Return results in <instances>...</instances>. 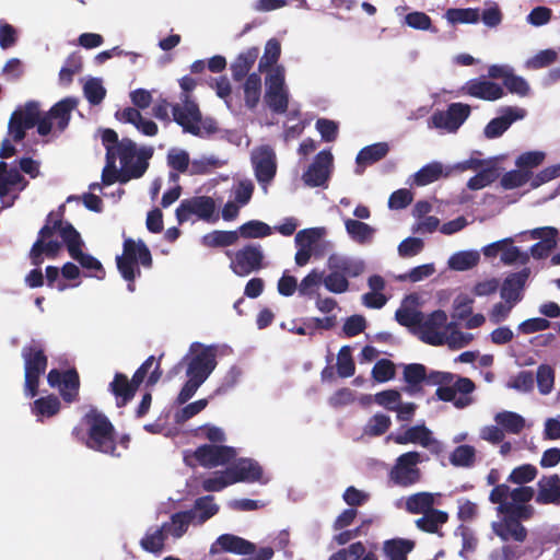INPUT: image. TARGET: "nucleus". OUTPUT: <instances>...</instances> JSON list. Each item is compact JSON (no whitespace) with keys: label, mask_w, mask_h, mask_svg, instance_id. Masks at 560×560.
<instances>
[{"label":"nucleus","mask_w":560,"mask_h":560,"mask_svg":"<svg viewBox=\"0 0 560 560\" xmlns=\"http://www.w3.org/2000/svg\"><path fill=\"white\" fill-rule=\"evenodd\" d=\"M102 143L114 152L115 160H119L120 167L130 171L131 179L141 178L149 168V161L153 156L152 147L138 148L130 138L119 140L118 133L110 128L102 130Z\"/></svg>","instance_id":"1"},{"label":"nucleus","mask_w":560,"mask_h":560,"mask_svg":"<svg viewBox=\"0 0 560 560\" xmlns=\"http://www.w3.org/2000/svg\"><path fill=\"white\" fill-rule=\"evenodd\" d=\"M82 422L88 427V435L82 438L84 444L93 451L113 455L116 451V434L110 420L92 406L82 417Z\"/></svg>","instance_id":"2"},{"label":"nucleus","mask_w":560,"mask_h":560,"mask_svg":"<svg viewBox=\"0 0 560 560\" xmlns=\"http://www.w3.org/2000/svg\"><path fill=\"white\" fill-rule=\"evenodd\" d=\"M117 269L121 277L128 281V290L135 291V280L141 276L139 265L151 268L153 259L151 252L142 240L137 242L130 237L122 244V254L116 257Z\"/></svg>","instance_id":"3"},{"label":"nucleus","mask_w":560,"mask_h":560,"mask_svg":"<svg viewBox=\"0 0 560 560\" xmlns=\"http://www.w3.org/2000/svg\"><path fill=\"white\" fill-rule=\"evenodd\" d=\"M63 209L65 207L61 206L58 213L51 211L46 217L45 224L38 232V238L30 250V258L33 265L39 266L43 262L44 254L49 258H55L58 255L61 243L50 238L57 232L62 238V231L67 225H72L70 222L63 221Z\"/></svg>","instance_id":"4"},{"label":"nucleus","mask_w":560,"mask_h":560,"mask_svg":"<svg viewBox=\"0 0 560 560\" xmlns=\"http://www.w3.org/2000/svg\"><path fill=\"white\" fill-rule=\"evenodd\" d=\"M445 327L450 331V340L458 343L459 347L466 346L470 340V335H465L458 330L455 322L447 323V315L443 310L433 311L420 324L421 340L431 346H442L445 341V334L440 329Z\"/></svg>","instance_id":"5"},{"label":"nucleus","mask_w":560,"mask_h":560,"mask_svg":"<svg viewBox=\"0 0 560 560\" xmlns=\"http://www.w3.org/2000/svg\"><path fill=\"white\" fill-rule=\"evenodd\" d=\"M24 361V392L26 396L35 397L38 394L39 378L48 365V358L40 342L32 340L21 351Z\"/></svg>","instance_id":"6"},{"label":"nucleus","mask_w":560,"mask_h":560,"mask_svg":"<svg viewBox=\"0 0 560 560\" xmlns=\"http://www.w3.org/2000/svg\"><path fill=\"white\" fill-rule=\"evenodd\" d=\"M155 361L154 355H150L133 373L131 380L124 373L117 372L109 384L110 393L116 397V406H126L136 395L139 386L144 382L149 370Z\"/></svg>","instance_id":"7"},{"label":"nucleus","mask_w":560,"mask_h":560,"mask_svg":"<svg viewBox=\"0 0 560 560\" xmlns=\"http://www.w3.org/2000/svg\"><path fill=\"white\" fill-rule=\"evenodd\" d=\"M62 232V241L67 246L70 257L86 270L85 276L103 280L106 276V271L102 262L94 256L82 252L84 243L74 226L67 225Z\"/></svg>","instance_id":"8"},{"label":"nucleus","mask_w":560,"mask_h":560,"mask_svg":"<svg viewBox=\"0 0 560 560\" xmlns=\"http://www.w3.org/2000/svg\"><path fill=\"white\" fill-rule=\"evenodd\" d=\"M217 205L212 197L195 196L183 199L175 211L179 224L187 222L192 215L206 222H217L219 214L215 213Z\"/></svg>","instance_id":"9"},{"label":"nucleus","mask_w":560,"mask_h":560,"mask_svg":"<svg viewBox=\"0 0 560 560\" xmlns=\"http://www.w3.org/2000/svg\"><path fill=\"white\" fill-rule=\"evenodd\" d=\"M419 463H421V455L418 452L411 451L401 454L388 474L389 480L401 488L416 485L421 479Z\"/></svg>","instance_id":"10"},{"label":"nucleus","mask_w":560,"mask_h":560,"mask_svg":"<svg viewBox=\"0 0 560 560\" xmlns=\"http://www.w3.org/2000/svg\"><path fill=\"white\" fill-rule=\"evenodd\" d=\"M197 348L200 351L191 358L188 357L186 374L187 377L203 384L217 366V348L213 346H202L199 342L190 346L192 352H196Z\"/></svg>","instance_id":"11"},{"label":"nucleus","mask_w":560,"mask_h":560,"mask_svg":"<svg viewBox=\"0 0 560 560\" xmlns=\"http://www.w3.org/2000/svg\"><path fill=\"white\" fill-rule=\"evenodd\" d=\"M225 254L231 258V270L240 277L248 276L262 267L264 254L259 245L249 244L234 254L230 250Z\"/></svg>","instance_id":"12"},{"label":"nucleus","mask_w":560,"mask_h":560,"mask_svg":"<svg viewBox=\"0 0 560 560\" xmlns=\"http://www.w3.org/2000/svg\"><path fill=\"white\" fill-rule=\"evenodd\" d=\"M38 120V103L30 101L24 108L14 110L10 117L8 125V133L13 142H21L28 129L36 126Z\"/></svg>","instance_id":"13"},{"label":"nucleus","mask_w":560,"mask_h":560,"mask_svg":"<svg viewBox=\"0 0 560 560\" xmlns=\"http://www.w3.org/2000/svg\"><path fill=\"white\" fill-rule=\"evenodd\" d=\"M182 104L173 106L174 120L183 128L185 132L194 136L201 135L200 124L202 122L201 112L198 104L191 98V95L180 97Z\"/></svg>","instance_id":"14"},{"label":"nucleus","mask_w":560,"mask_h":560,"mask_svg":"<svg viewBox=\"0 0 560 560\" xmlns=\"http://www.w3.org/2000/svg\"><path fill=\"white\" fill-rule=\"evenodd\" d=\"M47 382L50 387H58L60 396L67 404L78 401L80 376L74 368L66 371L50 370L47 374Z\"/></svg>","instance_id":"15"},{"label":"nucleus","mask_w":560,"mask_h":560,"mask_svg":"<svg viewBox=\"0 0 560 560\" xmlns=\"http://www.w3.org/2000/svg\"><path fill=\"white\" fill-rule=\"evenodd\" d=\"M266 85V104L273 113L284 114L289 106V94L284 88V75L280 68L267 75Z\"/></svg>","instance_id":"16"},{"label":"nucleus","mask_w":560,"mask_h":560,"mask_svg":"<svg viewBox=\"0 0 560 560\" xmlns=\"http://www.w3.org/2000/svg\"><path fill=\"white\" fill-rule=\"evenodd\" d=\"M332 161L334 156L329 150L318 152L312 164L302 175L304 184L308 187H327Z\"/></svg>","instance_id":"17"},{"label":"nucleus","mask_w":560,"mask_h":560,"mask_svg":"<svg viewBox=\"0 0 560 560\" xmlns=\"http://www.w3.org/2000/svg\"><path fill=\"white\" fill-rule=\"evenodd\" d=\"M198 464L206 468H213L230 464L236 457V451L232 446L202 444L194 452Z\"/></svg>","instance_id":"18"},{"label":"nucleus","mask_w":560,"mask_h":560,"mask_svg":"<svg viewBox=\"0 0 560 560\" xmlns=\"http://www.w3.org/2000/svg\"><path fill=\"white\" fill-rule=\"evenodd\" d=\"M252 164L257 182L266 190L277 173V162L273 150L268 145L260 147L253 153Z\"/></svg>","instance_id":"19"},{"label":"nucleus","mask_w":560,"mask_h":560,"mask_svg":"<svg viewBox=\"0 0 560 560\" xmlns=\"http://www.w3.org/2000/svg\"><path fill=\"white\" fill-rule=\"evenodd\" d=\"M470 115V106L463 103H452L446 110L435 112L431 122L435 128L455 132Z\"/></svg>","instance_id":"20"},{"label":"nucleus","mask_w":560,"mask_h":560,"mask_svg":"<svg viewBox=\"0 0 560 560\" xmlns=\"http://www.w3.org/2000/svg\"><path fill=\"white\" fill-rule=\"evenodd\" d=\"M394 441L400 445L408 443L420 444L435 455H440L444 450L443 444L432 436L431 430L424 424L407 429L402 434L396 435Z\"/></svg>","instance_id":"21"},{"label":"nucleus","mask_w":560,"mask_h":560,"mask_svg":"<svg viewBox=\"0 0 560 560\" xmlns=\"http://www.w3.org/2000/svg\"><path fill=\"white\" fill-rule=\"evenodd\" d=\"M221 551L240 556H248L256 551V545L233 534H222L210 546L209 553L214 556Z\"/></svg>","instance_id":"22"},{"label":"nucleus","mask_w":560,"mask_h":560,"mask_svg":"<svg viewBox=\"0 0 560 560\" xmlns=\"http://www.w3.org/2000/svg\"><path fill=\"white\" fill-rule=\"evenodd\" d=\"M526 116V110L521 107L506 106L502 109V115L491 119L483 129L487 139L501 137L511 125Z\"/></svg>","instance_id":"23"},{"label":"nucleus","mask_w":560,"mask_h":560,"mask_svg":"<svg viewBox=\"0 0 560 560\" xmlns=\"http://www.w3.org/2000/svg\"><path fill=\"white\" fill-rule=\"evenodd\" d=\"M530 269L525 267L517 272L510 273L503 281L500 295L502 300L516 305L523 299V291L529 278Z\"/></svg>","instance_id":"24"},{"label":"nucleus","mask_w":560,"mask_h":560,"mask_svg":"<svg viewBox=\"0 0 560 560\" xmlns=\"http://www.w3.org/2000/svg\"><path fill=\"white\" fill-rule=\"evenodd\" d=\"M233 483L237 482H260L264 470L258 462L252 458H240L229 467Z\"/></svg>","instance_id":"25"},{"label":"nucleus","mask_w":560,"mask_h":560,"mask_svg":"<svg viewBox=\"0 0 560 560\" xmlns=\"http://www.w3.org/2000/svg\"><path fill=\"white\" fill-rule=\"evenodd\" d=\"M535 502L541 505L560 504V476L544 475L537 482Z\"/></svg>","instance_id":"26"},{"label":"nucleus","mask_w":560,"mask_h":560,"mask_svg":"<svg viewBox=\"0 0 560 560\" xmlns=\"http://www.w3.org/2000/svg\"><path fill=\"white\" fill-rule=\"evenodd\" d=\"M492 528L494 534L502 541H509L512 539L517 542H524L528 535L526 527L522 523H518L506 515H503L501 522L494 523Z\"/></svg>","instance_id":"27"},{"label":"nucleus","mask_w":560,"mask_h":560,"mask_svg":"<svg viewBox=\"0 0 560 560\" xmlns=\"http://www.w3.org/2000/svg\"><path fill=\"white\" fill-rule=\"evenodd\" d=\"M467 94L485 101H497L505 95L504 89L489 80L474 79L467 82Z\"/></svg>","instance_id":"28"},{"label":"nucleus","mask_w":560,"mask_h":560,"mask_svg":"<svg viewBox=\"0 0 560 560\" xmlns=\"http://www.w3.org/2000/svg\"><path fill=\"white\" fill-rule=\"evenodd\" d=\"M106 149L105 154V166L102 171V184L105 186L113 185L116 182L120 184H127L131 180V174L129 170L117 168L114 152L109 148Z\"/></svg>","instance_id":"29"},{"label":"nucleus","mask_w":560,"mask_h":560,"mask_svg":"<svg viewBox=\"0 0 560 560\" xmlns=\"http://www.w3.org/2000/svg\"><path fill=\"white\" fill-rule=\"evenodd\" d=\"M327 266L329 270H336L337 272L345 275L347 279L348 277H359L365 268V265L362 260L335 254L328 257Z\"/></svg>","instance_id":"30"},{"label":"nucleus","mask_w":560,"mask_h":560,"mask_svg":"<svg viewBox=\"0 0 560 560\" xmlns=\"http://www.w3.org/2000/svg\"><path fill=\"white\" fill-rule=\"evenodd\" d=\"M259 56L258 47H250L245 51H242L237 55L235 60L231 63V72L234 81L240 82L243 79L247 78Z\"/></svg>","instance_id":"31"},{"label":"nucleus","mask_w":560,"mask_h":560,"mask_svg":"<svg viewBox=\"0 0 560 560\" xmlns=\"http://www.w3.org/2000/svg\"><path fill=\"white\" fill-rule=\"evenodd\" d=\"M28 182L16 168H9L4 161H0V198L9 195L12 187L19 186V191L26 188Z\"/></svg>","instance_id":"32"},{"label":"nucleus","mask_w":560,"mask_h":560,"mask_svg":"<svg viewBox=\"0 0 560 560\" xmlns=\"http://www.w3.org/2000/svg\"><path fill=\"white\" fill-rule=\"evenodd\" d=\"M197 513L195 510L176 512L171 516V523H165L163 529L174 538H180L186 534L190 524L196 523Z\"/></svg>","instance_id":"33"},{"label":"nucleus","mask_w":560,"mask_h":560,"mask_svg":"<svg viewBox=\"0 0 560 560\" xmlns=\"http://www.w3.org/2000/svg\"><path fill=\"white\" fill-rule=\"evenodd\" d=\"M78 106V100L75 97H66L57 102L47 112L52 120L57 122V129L62 132L69 125L71 119V113Z\"/></svg>","instance_id":"34"},{"label":"nucleus","mask_w":560,"mask_h":560,"mask_svg":"<svg viewBox=\"0 0 560 560\" xmlns=\"http://www.w3.org/2000/svg\"><path fill=\"white\" fill-rule=\"evenodd\" d=\"M415 547V542L409 539L394 538L384 542V555L388 560H407V556Z\"/></svg>","instance_id":"35"},{"label":"nucleus","mask_w":560,"mask_h":560,"mask_svg":"<svg viewBox=\"0 0 560 560\" xmlns=\"http://www.w3.org/2000/svg\"><path fill=\"white\" fill-rule=\"evenodd\" d=\"M389 151L386 142H377L361 149L357 155L355 162L359 166L374 164L384 159Z\"/></svg>","instance_id":"36"},{"label":"nucleus","mask_w":560,"mask_h":560,"mask_svg":"<svg viewBox=\"0 0 560 560\" xmlns=\"http://www.w3.org/2000/svg\"><path fill=\"white\" fill-rule=\"evenodd\" d=\"M238 241L237 231L215 230L205 234L201 237V244L209 248L228 247L234 245Z\"/></svg>","instance_id":"37"},{"label":"nucleus","mask_w":560,"mask_h":560,"mask_svg":"<svg viewBox=\"0 0 560 560\" xmlns=\"http://www.w3.org/2000/svg\"><path fill=\"white\" fill-rule=\"evenodd\" d=\"M345 228L351 240L359 244L370 243L375 233L374 228L354 219H347L345 221Z\"/></svg>","instance_id":"38"},{"label":"nucleus","mask_w":560,"mask_h":560,"mask_svg":"<svg viewBox=\"0 0 560 560\" xmlns=\"http://www.w3.org/2000/svg\"><path fill=\"white\" fill-rule=\"evenodd\" d=\"M244 102L248 109H255L260 101L261 95V78L258 73L253 72L247 75L244 84Z\"/></svg>","instance_id":"39"},{"label":"nucleus","mask_w":560,"mask_h":560,"mask_svg":"<svg viewBox=\"0 0 560 560\" xmlns=\"http://www.w3.org/2000/svg\"><path fill=\"white\" fill-rule=\"evenodd\" d=\"M448 520V514L441 510L431 509L416 521L419 529L425 533H438L439 528Z\"/></svg>","instance_id":"40"},{"label":"nucleus","mask_w":560,"mask_h":560,"mask_svg":"<svg viewBox=\"0 0 560 560\" xmlns=\"http://www.w3.org/2000/svg\"><path fill=\"white\" fill-rule=\"evenodd\" d=\"M82 69L83 61L81 55L77 51L71 52L59 71V83L63 86L70 85L73 77L80 73Z\"/></svg>","instance_id":"41"},{"label":"nucleus","mask_w":560,"mask_h":560,"mask_svg":"<svg viewBox=\"0 0 560 560\" xmlns=\"http://www.w3.org/2000/svg\"><path fill=\"white\" fill-rule=\"evenodd\" d=\"M450 172H443V165L440 162H431L421 167L413 176V183L417 186H427L439 180L442 176H448Z\"/></svg>","instance_id":"42"},{"label":"nucleus","mask_w":560,"mask_h":560,"mask_svg":"<svg viewBox=\"0 0 560 560\" xmlns=\"http://www.w3.org/2000/svg\"><path fill=\"white\" fill-rule=\"evenodd\" d=\"M494 421L504 432L520 434L525 428V419L513 411H501L494 417Z\"/></svg>","instance_id":"43"},{"label":"nucleus","mask_w":560,"mask_h":560,"mask_svg":"<svg viewBox=\"0 0 560 560\" xmlns=\"http://www.w3.org/2000/svg\"><path fill=\"white\" fill-rule=\"evenodd\" d=\"M434 498L429 492H418L411 494L406 500V510L411 514H424L433 509Z\"/></svg>","instance_id":"44"},{"label":"nucleus","mask_w":560,"mask_h":560,"mask_svg":"<svg viewBox=\"0 0 560 560\" xmlns=\"http://www.w3.org/2000/svg\"><path fill=\"white\" fill-rule=\"evenodd\" d=\"M60 410V400L55 395L40 397L33 402L32 411L37 417H54Z\"/></svg>","instance_id":"45"},{"label":"nucleus","mask_w":560,"mask_h":560,"mask_svg":"<svg viewBox=\"0 0 560 560\" xmlns=\"http://www.w3.org/2000/svg\"><path fill=\"white\" fill-rule=\"evenodd\" d=\"M197 513L196 524H203L219 512V506L214 503L212 495H205L196 499L194 509Z\"/></svg>","instance_id":"46"},{"label":"nucleus","mask_w":560,"mask_h":560,"mask_svg":"<svg viewBox=\"0 0 560 560\" xmlns=\"http://www.w3.org/2000/svg\"><path fill=\"white\" fill-rule=\"evenodd\" d=\"M451 24H474L480 20V12L477 8L448 9L445 13Z\"/></svg>","instance_id":"47"},{"label":"nucleus","mask_w":560,"mask_h":560,"mask_svg":"<svg viewBox=\"0 0 560 560\" xmlns=\"http://www.w3.org/2000/svg\"><path fill=\"white\" fill-rule=\"evenodd\" d=\"M238 237L242 236L244 238H260L266 237L271 234V228L258 220H250L244 224H242L238 230Z\"/></svg>","instance_id":"48"},{"label":"nucleus","mask_w":560,"mask_h":560,"mask_svg":"<svg viewBox=\"0 0 560 560\" xmlns=\"http://www.w3.org/2000/svg\"><path fill=\"white\" fill-rule=\"evenodd\" d=\"M476 460L474 446L464 444L455 447L450 456V462L455 467H471Z\"/></svg>","instance_id":"49"},{"label":"nucleus","mask_w":560,"mask_h":560,"mask_svg":"<svg viewBox=\"0 0 560 560\" xmlns=\"http://www.w3.org/2000/svg\"><path fill=\"white\" fill-rule=\"evenodd\" d=\"M281 55V45L280 42L276 38H271L266 43L265 51L262 57L259 60L258 69L259 71H266L270 69L273 65H276Z\"/></svg>","instance_id":"50"},{"label":"nucleus","mask_w":560,"mask_h":560,"mask_svg":"<svg viewBox=\"0 0 560 560\" xmlns=\"http://www.w3.org/2000/svg\"><path fill=\"white\" fill-rule=\"evenodd\" d=\"M538 469L532 464H523L515 467L509 475L506 481L520 486H525L536 479Z\"/></svg>","instance_id":"51"},{"label":"nucleus","mask_w":560,"mask_h":560,"mask_svg":"<svg viewBox=\"0 0 560 560\" xmlns=\"http://www.w3.org/2000/svg\"><path fill=\"white\" fill-rule=\"evenodd\" d=\"M234 485L229 468L223 471H215L211 477L206 478L201 486L207 492H219L228 486Z\"/></svg>","instance_id":"52"},{"label":"nucleus","mask_w":560,"mask_h":560,"mask_svg":"<svg viewBox=\"0 0 560 560\" xmlns=\"http://www.w3.org/2000/svg\"><path fill=\"white\" fill-rule=\"evenodd\" d=\"M479 258L477 252H459L451 256L448 266L453 270L464 271L475 267Z\"/></svg>","instance_id":"53"},{"label":"nucleus","mask_w":560,"mask_h":560,"mask_svg":"<svg viewBox=\"0 0 560 560\" xmlns=\"http://www.w3.org/2000/svg\"><path fill=\"white\" fill-rule=\"evenodd\" d=\"M436 397L446 402H453L454 406L458 409H463L467 406H469L472 402V398L468 396H459L456 397V389L453 386L450 385H442L438 387L435 392Z\"/></svg>","instance_id":"54"},{"label":"nucleus","mask_w":560,"mask_h":560,"mask_svg":"<svg viewBox=\"0 0 560 560\" xmlns=\"http://www.w3.org/2000/svg\"><path fill=\"white\" fill-rule=\"evenodd\" d=\"M427 368L421 363H410L404 368V381L410 386L411 390L419 389L423 380H425Z\"/></svg>","instance_id":"55"},{"label":"nucleus","mask_w":560,"mask_h":560,"mask_svg":"<svg viewBox=\"0 0 560 560\" xmlns=\"http://www.w3.org/2000/svg\"><path fill=\"white\" fill-rule=\"evenodd\" d=\"M83 92L91 105L101 104L106 96V90L97 78L89 79L83 86Z\"/></svg>","instance_id":"56"},{"label":"nucleus","mask_w":560,"mask_h":560,"mask_svg":"<svg viewBox=\"0 0 560 560\" xmlns=\"http://www.w3.org/2000/svg\"><path fill=\"white\" fill-rule=\"evenodd\" d=\"M337 372L342 378L350 377L355 372V364L349 346H343L337 357Z\"/></svg>","instance_id":"57"},{"label":"nucleus","mask_w":560,"mask_h":560,"mask_svg":"<svg viewBox=\"0 0 560 560\" xmlns=\"http://www.w3.org/2000/svg\"><path fill=\"white\" fill-rule=\"evenodd\" d=\"M323 283L325 288L332 293L340 294L349 290L348 279L345 275H341L336 270H330L326 277L323 276Z\"/></svg>","instance_id":"58"},{"label":"nucleus","mask_w":560,"mask_h":560,"mask_svg":"<svg viewBox=\"0 0 560 560\" xmlns=\"http://www.w3.org/2000/svg\"><path fill=\"white\" fill-rule=\"evenodd\" d=\"M395 364L388 359L378 360L372 369V377L377 383H385L395 377Z\"/></svg>","instance_id":"59"},{"label":"nucleus","mask_w":560,"mask_h":560,"mask_svg":"<svg viewBox=\"0 0 560 560\" xmlns=\"http://www.w3.org/2000/svg\"><path fill=\"white\" fill-rule=\"evenodd\" d=\"M497 177L498 174L494 167L483 168L469 178L467 187L470 190H479L492 184Z\"/></svg>","instance_id":"60"},{"label":"nucleus","mask_w":560,"mask_h":560,"mask_svg":"<svg viewBox=\"0 0 560 560\" xmlns=\"http://www.w3.org/2000/svg\"><path fill=\"white\" fill-rule=\"evenodd\" d=\"M532 173L529 171L514 170L506 172L501 178V185L505 189H514L525 185Z\"/></svg>","instance_id":"61"},{"label":"nucleus","mask_w":560,"mask_h":560,"mask_svg":"<svg viewBox=\"0 0 560 560\" xmlns=\"http://www.w3.org/2000/svg\"><path fill=\"white\" fill-rule=\"evenodd\" d=\"M392 420L389 416L384 413L374 415L365 427V433L370 436L383 435L390 427Z\"/></svg>","instance_id":"62"},{"label":"nucleus","mask_w":560,"mask_h":560,"mask_svg":"<svg viewBox=\"0 0 560 560\" xmlns=\"http://www.w3.org/2000/svg\"><path fill=\"white\" fill-rule=\"evenodd\" d=\"M323 283V271L313 269L299 284V293L303 296L312 295Z\"/></svg>","instance_id":"63"},{"label":"nucleus","mask_w":560,"mask_h":560,"mask_svg":"<svg viewBox=\"0 0 560 560\" xmlns=\"http://www.w3.org/2000/svg\"><path fill=\"white\" fill-rule=\"evenodd\" d=\"M536 380L538 389L542 395L551 392L555 382V372L550 365L541 364L537 369Z\"/></svg>","instance_id":"64"}]
</instances>
